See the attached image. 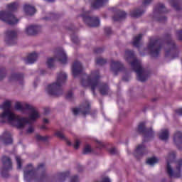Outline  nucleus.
Returning a JSON list of instances; mask_svg holds the SVG:
<instances>
[{
	"instance_id": "5fc2aeb1",
	"label": "nucleus",
	"mask_w": 182,
	"mask_h": 182,
	"mask_svg": "<svg viewBox=\"0 0 182 182\" xmlns=\"http://www.w3.org/2000/svg\"><path fill=\"white\" fill-rule=\"evenodd\" d=\"M175 112L178 114L179 116H182V108H179L175 110Z\"/></svg>"
},
{
	"instance_id": "39448f33",
	"label": "nucleus",
	"mask_w": 182,
	"mask_h": 182,
	"mask_svg": "<svg viewBox=\"0 0 182 182\" xmlns=\"http://www.w3.org/2000/svg\"><path fill=\"white\" fill-rule=\"evenodd\" d=\"M19 4L18 2H12L6 6V11H0V20L6 22L8 25H16L19 20L15 17L14 12L18 11Z\"/></svg>"
},
{
	"instance_id": "4d7b16f0",
	"label": "nucleus",
	"mask_w": 182,
	"mask_h": 182,
	"mask_svg": "<svg viewBox=\"0 0 182 182\" xmlns=\"http://www.w3.org/2000/svg\"><path fill=\"white\" fill-rule=\"evenodd\" d=\"M77 170L79 171V173H80V171L83 170V166L82 165H77Z\"/></svg>"
},
{
	"instance_id": "79ce46f5",
	"label": "nucleus",
	"mask_w": 182,
	"mask_h": 182,
	"mask_svg": "<svg viewBox=\"0 0 182 182\" xmlns=\"http://www.w3.org/2000/svg\"><path fill=\"white\" fill-rule=\"evenodd\" d=\"M16 160L17 163V168L18 169L22 168V161H21V157L16 156Z\"/></svg>"
},
{
	"instance_id": "7c9ffc66",
	"label": "nucleus",
	"mask_w": 182,
	"mask_h": 182,
	"mask_svg": "<svg viewBox=\"0 0 182 182\" xmlns=\"http://www.w3.org/2000/svg\"><path fill=\"white\" fill-rule=\"evenodd\" d=\"M170 136V133L167 129H164L161 130V133L159 134L160 140L166 141L168 139Z\"/></svg>"
},
{
	"instance_id": "6e6552de",
	"label": "nucleus",
	"mask_w": 182,
	"mask_h": 182,
	"mask_svg": "<svg viewBox=\"0 0 182 182\" xmlns=\"http://www.w3.org/2000/svg\"><path fill=\"white\" fill-rule=\"evenodd\" d=\"M163 40L152 39L150 38L149 43L148 45V50H149L150 55L152 58H157L160 55V51L164 45Z\"/></svg>"
},
{
	"instance_id": "e2e57ef3",
	"label": "nucleus",
	"mask_w": 182,
	"mask_h": 182,
	"mask_svg": "<svg viewBox=\"0 0 182 182\" xmlns=\"http://www.w3.org/2000/svg\"><path fill=\"white\" fill-rule=\"evenodd\" d=\"M46 1L47 2H55L56 0H44Z\"/></svg>"
},
{
	"instance_id": "774afa93",
	"label": "nucleus",
	"mask_w": 182,
	"mask_h": 182,
	"mask_svg": "<svg viewBox=\"0 0 182 182\" xmlns=\"http://www.w3.org/2000/svg\"><path fill=\"white\" fill-rule=\"evenodd\" d=\"M72 145V143L70 141L69 142V146H71Z\"/></svg>"
},
{
	"instance_id": "dca6fc26",
	"label": "nucleus",
	"mask_w": 182,
	"mask_h": 182,
	"mask_svg": "<svg viewBox=\"0 0 182 182\" xmlns=\"http://www.w3.org/2000/svg\"><path fill=\"white\" fill-rule=\"evenodd\" d=\"M110 68L114 76H117L119 72H123L124 70V65L122 63L113 60H111Z\"/></svg>"
},
{
	"instance_id": "58836bf2",
	"label": "nucleus",
	"mask_w": 182,
	"mask_h": 182,
	"mask_svg": "<svg viewBox=\"0 0 182 182\" xmlns=\"http://www.w3.org/2000/svg\"><path fill=\"white\" fill-rule=\"evenodd\" d=\"M58 18H60V14L50 13V17H46L44 19H46V21H49V19H58Z\"/></svg>"
},
{
	"instance_id": "052dcab7",
	"label": "nucleus",
	"mask_w": 182,
	"mask_h": 182,
	"mask_svg": "<svg viewBox=\"0 0 182 182\" xmlns=\"http://www.w3.org/2000/svg\"><path fill=\"white\" fill-rule=\"evenodd\" d=\"M41 130H46V129H48V128L46 127V126L45 124H43L41 127Z\"/></svg>"
},
{
	"instance_id": "ea45409f",
	"label": "nucleus",
	"mask_w": 182,
	"mask_h": 182,
	"mask_svg": "<svg viewBox=\"0 0 182 182\" xmlns=\"http://www.w3.org/2000/svg\"><path fill=\"white\" fill-rule=\"evenodd\" d=\"M92 153V147L89 144H86L82 150V154H89Z\"/></svg>"
},
{
	"instance_id": "de8ad7c7",
	"label": "nucleus",
	"mask_w": 182,
	"mask_h": 182,
	"mask_svg": "<svg viewBox=\"0 0 182 182\" xmlns=\"http://www.w3.org/2000/svg\"><path fill=\"white\" fill-rule=\"evenodd\" d=\"M167 21V17L166 16H160L158 18V22H166Z\"/></svg>"
},
{
	"instance_id": "9b49d317",
	"label": "nucleus",
	"mask_w": 182,
	"mask_h": 182,
	"mask_svg": "<svg viewBox=\"0 0 182 182\" xmlns=\"http://www.w3.org/2000/svg\"><path fill=\"white\" fill-rule=\"evenodd\" d=\"M138 133L144 135L143 143L149 141L147 139H152L154 137V131L151 128H146V122H142L138 125Z\"/></svg>"
},
{
	"instance_id": "393cba45",
	"label": "nucleus",
	"mask_w": 182,
	"mask_h": 182,
	"mask_svg": "<svg viewBox=\"0 0 182 182\" xmlns=\"http://www.w3.org/2000/svg\"><path fill=\"white\" fill-rule=\"evenodd\" d=\"M27 110H30L31 113L28 115L29 120H31L32 122H35L36 119H39L41 116L39 115V112L35 109L33 107L30 105V109H28Z\"/></svg>"
},
{
	"instance_id": "c9c22d12",
	"label": "nucleus",
	"mask_w": 182,
	"mask_h": 182,
	"mask_svg": "<svg viewBox=\"0 0 182 182\" xmlns=\"http://www.w3.org/2000/svg\"><path fill=\"white\" fill-rule=\"evenodd\" d=\"M6 77V69L4 67H0V80H4Z\"/></svg>"
},
{
	"instance_id": "338daca9",
	"label": "nucleus",
	"mask_w": 182,
	"mask_h": 182,
	"mask_svg": "<svg viewBox=\"0 0 182 182\" xmlns=\"http://www.w3.org/2000/svg\"><path fill=\"white\" fill-rule=\"evenodd\" d=\"M156 100H157V99L156 98L152 99V102H156Z\"/></svg>"
},
{
	"instance_id": "ddd939ff",
	"label": "nucleus",
	"mask_w": 182,
	"mask_h": 182,
	"mask_svg": "<svg viewBox=\"0 0 182 182\" xmlns=\"http://www.w3.org/2000/svg\"><path fill=\"white\" fill-rule=\"evenodd\" d=\"M72 112L74 116L82 114L85 117L86 114H90V103L86 102L78 108H73Z\"/></svg>"
},
{
	"instance_id": "69168bd1",
	"label": "nucleus",
	"mask_w": 182,
	"mask_h": 182,
	"mask_svg": "<svg viewBox=\"0 0 182 182\" xmlns=\"http://www.w3.org/2000/svg\"><path fill=\"white\" fill-rule=\"evenodd\" d=\"M1 123H6V122L4 119H1Z\"/></svg>"
},
{
	"instance_id": "473e14b6",
	"label": "nucleus",
	"mask_w": 182,
	"mask_h": 182,
	"mask_svg": "<svg viewBox=\"0 0 182 182\" xmlns=\"http://www.w3.org/2000/svg\"><path fill=\"white\" fill-rule=\"evenodd\" d=\"M70 35L71 36V41L73 43H75V45H79V43L80 41L79 40V38L76 35V32L72 31V29L70 28L69 30Z\"/></svg>"
},
{
	"instance_id": "f8f14e48",
	"label": "nucleus",
	"mask_w": 182,
	"mask_h": 182,
	"mask_svg": "<svg viewBox=\"0 0 182 182\" xmlns=\"http://www.w3.org/2000/svg\"><path fill=\"white\" fill-rule=\"evenodd\" d=\"M88 15L89 11L80 15L83 22H85L87 26H90V28H97V26L100 25V19L95 16L90 17Z\"/></svg>"
},
{
	"instance_id": "9d476101",
	"label": "nucleus",
	"mask_w": 182,
	"mask_h": 182,
	"mask_svg": "<svg viewBox=\"0 0 182 182\" xmlns=\"http://www.w3.org/2000/svg\"><path fill=\"white\" fill-rule=\"evenodd\" d=\"M1 161V176L3 178H8L9 177V172L12 170V160L9 156H3Z\"/></svg>"
},
{
	"instance_id": "72a5a7b5",
	"label": "nucleus",
	"mask_w": 182,
	"mask_h": 182,
	"mask_svg": "<svg viewBox=\"0 0 182 182\" xmlns=\"http://www.w3.org/2000/svg\"><path fill=\"white\" fill-rule=\"evenodd\" d=\"M141 38H143V35L141 34L134 37V41L132 42L133 46L135 48H140V41H141Z\"/></svg>"
},
{
	"instance_id": "f704fd0d",
	"label": "nucleus",
	"mask_w": 182,
	"mask_h": 182,
	"mask_svg": "<svg viewBox=\"0 0 182 182\" xmlns=\"http://www.w3.org/2000/svg\"><path fill=\"white\" fill-rule=\"evenodd\" d=\"M55 136H56V137H58V139H60V140H64L65 141H66L67 146H69V140L65 137V135L63 134V133H62V132L57 131L55 133Z\"/></svg>"
},
{
	"instance_id": "20e7f679",
	"label": "nucleus",
	"mask_w": 182,
	"mask_h": 182,
	"mask_svg": "<svg viewBox=\"0 0 182 182\" xmlns=\"http://www.w3.org/2000/svg\"><path fill=\"white\" fill-rule=\"evenodd\" d=\"M125 60L130 63L133 70L136 73V79L139 82H146L150 76V73L146 71L141 67V63L140 60H137L136 55H134V51L131 50H125Z\"/></svg>"
},
{
	"instance_id": "6ab92c4d",
	"label": "nucleus",
	"mask_w": 182,
	"mask_h": 182,
	"mask_svg": "<svg viewBox=\"0 0 182 182\" xmlns=\"http://www.w3.org/2000/svg\"><path fill=\"white\" fill-rule=\"evenodd\" d=\"M144 154H147V149H146V146H144L143 144H139L135 149L134 156L136 157V159H137V160H140V159H141Z\"/></svg>"
},
{
	"instance_id": "a18cd8bd",
	"label": "nucleus",
	"mask_w": 182,
	"mask_h": 182,
	"mask_svg": "<svg viewBox=\"0 0 182 182\" xmlns=\"http://www.w3.org/2000/svg\"><path fill=\"white\" fill-rule=\"evenodd\" d=\"M104 30H105V33H106V35L112 34V28L105 27Z\"/></svg>"
},
{
	"instance_id": "cd10ccee",
	"label": "nucleus",
	"mask_w": 182,
	"mask_h": 182,
	"mask_svg": "<svg viewBox=\"0 0 182 182\" xmlns=\"http://www.w3.org/2000/svg\"><path fill=\"white\" fill-rule=\"evenodd\" d=\"M107 2H109V0H97L92 3L91 8L93 9H99V8H102V6H104Z\"/></svg>"
},
{
	"instance_id": "b1692460",
	"label": "nucleus",
	"mask_w": 182,
	"mask_h": 182,
	"mask_svg": "<svg viewBox=\"0 0 182 182\" xmlns=\"http://www.w3.org/2000/svg\"><path fill=\"white\" fill-rule=\"evenodd\" d=\"M126 16H127V14L125 11L117 10L112 19L114 22H119L122 19H126Z\"/></svg>"
},
{
	"instance_id": "7ed1b4c3",
	"label": "nucleus",
	"mask_w": 182,
	"mask_h": 182,
	"mask_svg": "<svg viewBox=\"0 0 182 182\" xmlns=\"http://www.w3.org/2000/svg\"><path fill=\"white\" fill-rule=\"evenodd\" d=\"M24 179L27 182H31L32 180L34 182L48 181L45 164H41L36 168H33L32 164H27L24 170Z\"/></svg>"
},
{
	"instance_id": "c03bdc74",
	"label": "nucleus",
	"mask_w": 182,
	"mask_h": 182,
	"mask_svg": "<svg viewBox=\"0 0 182 182\" xmlns=\"http://www.w3.org/2000/svg\"><path fill=\"white\" fill-rule=\"evenodd\" d=\"M104 50H105V48H96L94 49V53H96V54L102 53Z\"/></svg>"
},
{
	"instance_id": "2f4dec72",
	"label": "nucleus",
	"mask_w": 182,
	"mask_h": 182,
	"mask_svg": "<svg viewBox=\"0 0 182 182\" xmlns=\"http://www.w3.org/2000/svg\"><path fill=\"white\" fill-rule=\"evenodd\" d=\"M144 13V10L141 9H136V10L130 12V16H132V18H139V16H141Z\"/></svg>"
},
{
	"instance_id": "3c124183",
	"label": "nucleus",
	"mask_w": 182,
	"mask_h": 182,
	"mask_svg": "<svg viewBox=\"0 0 182 182\" xmlns=\"http://www.w3.org/2000/svg\"><path fill=\"white\" fill-rule=\"evenodd\" d=\"M176 35L178 36L179 41H182V30L176 31Z\"/></svg>"
},
{
	"instance_id": "0eeeda50",
	"label": "nucleus",
	"mask_w": 182,
	"mask_h": 182,
	"mask_svg": "<svg viewBox=\"0 0 182 182\" xmlns=\"http://www.w3.org/2000/svg\"><path fill=\"white\" fill-rule=\"evenodd\" d=\"M174 160H176V151H172L168 154L166 159V173L171 178L173 177L180 178L181 177L182 159H181L176 161V168L175 171H173L171 164Z\"/></svg>"
},
{
	"instance_id": "bf43d9fd",
	"label": "nucleus",
	"mask_w": 182,
	"mask_h": 182,
	"mask_svg": "<svg viewBox=\"0 0 182 182\" xmlns=\"http://www.w3.org/2000/svg\"><path fill=\"white\" fill-rule=\"evenodd\" d=\"M40 73H41V75H46V70H41Z\"/></svg>"
},
{
	"instance_id": "4468645a",
	"label": "nucleus",
	"mask_w": 182,
	"mask_h": 182,
	"mask_svg": "<svg viewBox=\"0 0 182 182\" xmlns=\"http://www.w3.org/2000/svg\"><path fill=\"white\" fill-rule=\"evenodd\" d=\"M5 42L9 46H14L18 43V33L15 31L8 30L6 31Z\"/></svg>"
},
{
	"instance_id": "e433bc0d",
	"label": "nucleus",
	"mask_w": 182,
	"mask_h": 182,
	"mask_svg": "<svg viewBox=\"0 0 182 182\" xmlns=\"http://www.w3.org/2000/svg\"><path fill=\"white\" fill-rule=\"evenodd\" d=\"M156 163H159V159L156 157L149 158L146 160V164H149V166H154Z\"/></svg>"
},
{
	"instance_id": "bb28decb",
	"label": "nucleus",
	"mask_w": 182,
	"mask_h": 182,
	"mask_svg": "<svg viewBox=\"0 0 182 182\" xmlns=\"http://www.w3.org/2000/svg\"><path fill=\"white\" fill-rule=\"evenodd\" d=\"M167 12L168 11L166 9V6L161 3L158 4L154 9V14L155 15L157 14H166Z\"/></svg>"
},
{
	"instance_id": "c756f323",
	"label": "nucleus",
	"mask_w": 182,
	"mask_h": 182,
	"mask_svg": "<svg viewBox=\"0 0 182 182\" xmlns=\"http://www.w3.org/2000/svg\"><path fill=\"white\" fill-rule=\"evenodd\" d=\"M15 109H16V110H19L20 112H25V110L31 109V105L29 104H25L24 105H22L21 102H17L15 105Z\"/></svg>"
},
{
	"instance_id": "a19ab883",
	"label": "nucleus",
	"mask_w": 182,
	"mask_h": 182,
	"mask_svg": "<svg viewBox=\"0 0 182 182\" xmlns=\"http://www.w3.org/2000/svg\"><path fill=\"white\" fill-rule=\"evenodd\" d=\"M36 140H38V141H46V140H48V136H42L41 135H36Z\"/></svg>"
},
{
	"instance_id": "a211bd4d",
	"label": "nucleus",
	"mask_w": 182,
	"mask_h": 182,
	"mask_svg": "<svg viewBox=\"0 0 182 182\" xmlns=\"http://www.w3.org/2000/svg\"><path fill=\"white\" fill-rule=\"evenodd\" d=\"M73 75L74 77H77L83 73V65L79 61L74 62L72 68Z\"/></svg>"
},
{
	"instance_id": "0e129e2a",
	"label": "nucleus",
	"mask_w": 182,
	"mask_h": 182,
	"mask_svg": "<svg viewBox=\"0 0 182 182\" xmlns=\"http://www.w3.org/2000/svg\"><path fill=\"white\" fill-rule=\"evenodd\" d=\"M65 99H69V92H68L65 95Z\"/></svg>"
},
{
	"instance_id": "f03ea898",
	"label": "nucleus",
	"mask_w": 182,
	"mask_h": 182,
	"mask_svg": "<svg viewBox=\"0 0 182 182\" xmlns=\"http://www.w3.org/2000/svg\"><path fill=\"white\" fill-rule=\"evenodd\" d=\"M11 104L10 101H6L3 103L2 109H4V112L0 117H1V119L6 117L9 123L13 125L14 127H16V129H24L25 126L29 124V119L26 117H21L15 115V114L11 111Z\"/></svg>"
},
{
	"instance_id": "13d9d810",
	"label": "nucleus",
	"mask_w": 182,
	"mask_h": 182,
	"mask_svg": "<svg viewBox=\"0 0 182 182\" xmlns=\"http://www.w3.org/2000/svg\"><path fill=\"white\" fill-rule=\"evenodd\" d=\"M73 96V93L72 92L71 90H70L69 91V99H70H70H72Z\"/></svg>"
},
{
	"instance_id": "4be33fe9",
	"label": "nucleus",
	"mask_w": 182,
	"mask_h": 182,
	"mask_svg": "<svg viewBox=\"0 0 182 182\" xmlns=\"http://www.w3.org/2000/svg\"><path fill=\"white\" fill-rule=\"evenodd\" d=\"M25 75L23 73H12L11 75L9 77V82H12L16 80V82H19L20 85H23V78Z\"/></svg>"
},
{
	"instance_id": "4c0bfd02",
	"label": "nucleus",
	"mask_w": 182,
	"mask_h": 182,
	"mask_svg": "<svg viewBox=\"0 0 182 182\" xmlns=\"http://www.w3.org/2000/svg\"><path fill=\"white\" fill-rule=\"evenodd\" d=\"M107 63V60L102 58H97L96 59V65L99 66H103V65H106Z\"/></svg>"
},
{
	"instance_id": "f257e3e1",
	"label": "nucleus",
	"mask_w": 182,
	"mask_h": 182,
	"mask_svg": "<svg viewBox=\"0 0 182 182\" xmlns=\"http://www.w3.org/2000/svg\"><path fill=\"white\" fill-rule=\"evenodd\" d=\"M82 86L86 87V86H90L92 95H96V87H98L99 92L102 96H107L110 93V87L106 82H100V73L99 70L92 71L90 75L87 77V83L84 79L80 81Z\"/></svg>"
},
{
	"instance_id": "a878e982",
	"label": "nucleus",
	"mask_w": 182,
	"mask_h": 182,
	"mask_svg": "<svg viewBox=\"0 0 182 182\" xmlns=\"http://www.w3.org/2000/svg\"><path fill=\"white\" fill-rule=\"evenodd\" d=\"M23 11L25 14H26L29 16H32L35 15V14H36V9L35 8V6L30 4H25L23 6Z\"/></svg>"
},
{
	"instance_id": "412c9836",
	"label": "nucleus",
	"mask_w": 182,
	"mask_h": 182,
	"mask_svg": "<svg viewBox=\"0 0 182 182\" xmlns=\"http://www.w3.org/2000/svg\"><path fill=\"white\" fill-rule=\"evenodd\" d=\"M1 141H3L6 145L12 144L14 140L12 139V135L11 133L6 131L3 133V134L0 136Z\"/></svg>"
},
{
	"instance_id": "603ef678",
	"label": "nucleus",
	"mask_w": 182,
	"mask_h": 182,
	"mask_svg": "<svg viewBox=\"0 0 182 182\" xmlns=\"http://www.w3.org/2000/svg\"><path fill=\"white\" fill-rule=\"evenodd\" d=\"M109 151L110 154H117V149L116 148H111Z\"/></svg>"
},
{
	"instance_id": "aec40b11",
	"label": "nucleus",
	"mask_w": 182,
	"mask_h": 182,
	"mask_svg": "<svg viewBox=\"0 0 182 182\" xmlns=\"http://www.w3.org/2000/svg\"><path fill=\"white\" fill-rule=\"evenodd\" d=\"M173 142L178 149L182 150V132L177 131L173 135Z\"/></svg>"
},
{
	"instance_id": "1a4fd4ad",
	"label": "nucleus",
	"mask_w": 182,
	"mask_h": 182,
	"mask_svg": "<svg viewBox=\"0 0 182 182\" xmlns=\"http://www.w3.org/2000/svg\"><path fill=\"white\" fill-rule=\"evenodd\" d=\"M58 60V62H60V63H66L68 62V56L66 55V53L63 51V50H58L55 53V58H48L46 65L48 68V69H52L53 66H55V61Z\"/></svg>"
},
{
	"instance_id": "5701e85b",
	"label": "nucleus",
	"mask_w": 182,
	"mask_h": 182,
	"mask_svg": "<svg viewBox=\"0 0 182 182\" xmlns=\"http://www.w3.org/2000/svg\"><path fill=\"white\" fill-rule=\"evenodd\" d=\"M69 176V171L57 173L53 178L55 182H64Z\"/></svg>"
},
{
	"instance_id": "37998d69",
	"label": "nucleus",
	"mask_w": 182,
	"mask_h": 182,
	"mask_svg": "<svg viewBox=\"0 0 182 182\" xmlns=\"http://www.w3.org/2000/svg\"><path fill=\"white\" fill-rule=\"evenodd\" d=\"M70 182H79V176L74 175L70 177Z\"/></svg>"
},
{
	"instance_id": "09e8293b",
	"label": "nucleus",
	"mask_w": 182,
	"mask_h": 182,
	"mask_svg": "<svg viewBox=\"0 0 182 182\" xmlns=\"http://www.w3.org/2000/svg\"><path fill=\"white\" fill-rule=\"evenodd\" d=\"M151 1L153 0H144L142 1V6H147V5H150V4H151Z\"/></svg>"
},
{
	"instance_id": "8fccbe9b",
	"label": "nucleus",
	"mask_w": 182,
	"mask_h": 182,
	"mask_svg": "<svg viewBox=\"0 0 182 182\" xmlns=\"http://www.w3.org/2000/svg\"><path fill=\"white\" fill-rule=\"evenodd\" d=\"M97 149H103V147H105V144H103L100 141H97Z\"/></svg>"
},
{
	"instance_id": "49530a36",
	"label": "nucleus",
	"mask_w": 182,
	"mask_h": 182,
	"mask_svg": "<svg viewBox=\"0 0 182 182\" xmlns=\"http://www.w3.org/2000/svg\"><path fill=\"white\" fill-rule=\"evenodd\" d=\"M80 146V141H79V139H77L74 144V149H75V150H77V149H79Z\"/></svg>"
},
{
	"instance_id": "6e6d98bb",
	"label": "nucleus",
	"mask_w": 182,
	"mask_h": 182,
	"mask_svg": "<svg viewBox=\"0 0 182 182\" xmlns=\"http://www.w3.org/2000/svg\"><path fill=\"white\" fill-rule=\"evenodd\" d=\"M49 113H50V109L48 107L44 108V114H49Z\"/></svg>"
},
{
	"instance_id": "680f3d73",
	"label": "nucleus",
	"mask_w": 182,
	"mask_h": 182,
	"mask_svg": "<svg viewBox=\"0 0 182 182\" xmlns=\"http://www.w3.org/2000/svg\"><path fill=\"white\" fill-rule=\"evenodd\" d=\"M43 122L48 124V123H49V119H43Z\"/></svg>"
},
{
	"instance_id": "2eb2a0df",
	"label": "nucleus",
	"mask_w": 182,
	"mask_h": 182,
	"mask_svg": "<svg viewBox=\"0 0 182 182\" xmlns=\"http://www.w3.org/2000/svg\"><path fill=\"white\" fill-rule=\"evenodd\" d=\"M165 41H166V45L169 49L166 50L165 56L167 58L170 55V53L176 52L177 50V46L174 41L171 40V36L170 34H166Z\"/></svg>"
},
{
	"instance_id": "c85d7f7f",
	"label": "nucleus",
	"mask_w": 182,
	"mask_h": 182,
	"mask_svg": "<svg viewBox=\"0 0 182 182\" xmlns=\"http://www.w3.org/2000/svg\"><path fill=\"white\" fill-rule=\"evenodd\" d=\"M38 59V53H31L28 55L27 59H26V65H32L36 62Z\"/></svg>"
},
{
	"instance_id": "f3484780",
	"label": "nucleus",
	"mask_w": 182,
	"mask_h": 182,
	"mask_svg": "<svg viewBox=\"0 0 182 182\" xmlns=\"http://www.w3.org/2000/svg\"><path fill=\"white\" fill-rule=\"evenodd\" d=\"M42 32V26L39 25H31L26 28V33L28 36H35Z\"/></svg>"
},
{
	"instance_id": "864d4df0",
	"label": "nucleus",
	"mask_w": 182,
	"mask_h": 182,
	"mask_svg": "<svg viewBox=\"0 0 182 182\" xmlns=\"http://www.w3.org/2000/svg\"><path fill=\"white\" fill-rule=\"evenodd\" d=\"M33 132H35V129L32 126H30L27 129V133H33Z\"/></svg>"
},
{
	"instance_id": "423d86ee",
	"label": "nucleus",
	"mask_w": 182,
	"mask_h": 182,
	"mask_svg": "<svg viewBox=\"0 0 182 182\" xmlns=\"http://www.w3.org/2000/svg\"><path fill=\"white\" fill-rule=\"evenodd\" d=\"M66 79H68L66 74L59 73L57 76L56 82L48 85L47 93L50 96H55V97L62 96L63 95V89L62 87L66 83Z\"/></svg>"
}]
</instances>
